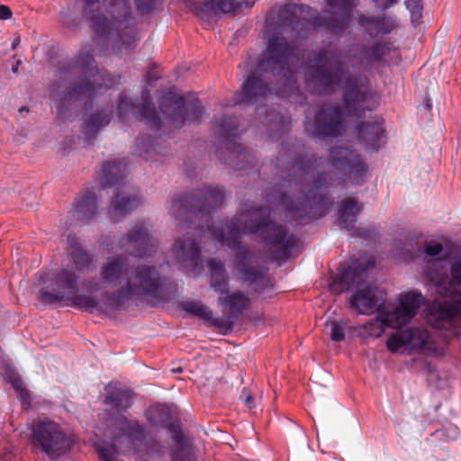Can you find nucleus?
Instances as JSON below:
<instances>
[{
  "label": "nucleus",
  "instance_id": "obj_1",
  "mask_svg": "<svg viewBox=\"0 0 461 461\" xmlns=\"http://www.w3.org/2000/svg\"><path fill=\"white\" fill-rule=\"evenodd\" d=\"M223 200L222 189L203 185L201 188L175 196L169 212L184 225L194 224L196 230L206 228L217 241L234 250V267L239 279L253 285L254 293L265 294L273 288L268 268L241 243L242 234H252L264 240L267 256L274 261L288 259L297 240L288 233L286 226L272 221L268 206L251 207L225 221L221 227L213 229L210 224V214L221 205Z\"/></svg>",
  "mask_w": 461,
  "mask_h": 461
},
{
  "label": "nucleus",
  "instance_id": "obj_2",
  "mask_svg": "<svg viewBox=\"0 0 461 461\" xmlns=\"http://www.w3.org/2000/svg\"><path fill=\"white\" fill-rule=\"evenodd\" d=\"M295 143H281L275 167L276 174L289 187L293 185L302 190L294 200L286 193H279L277 201L285 206L286 215L300 223L323 217L330 205L326 194L320 192L340 184L362 185L369 176L368 165L362 155L346 147L330 149L328 163L339 174H316L321 158L316 154L301 155Z\"/></svg>",
  "mask_w": 461,
  "mask_h": 461
},
{
  "label": "nucleus",
  "instance_id": "obj_3",
  "mask_svg": "<svg viewBox=\"0 0 461 461\" xmlns=\"http://www.w3.org/2000/svg\"><path fill=\"white\" fill-rule=\"evenodd\" d=\"M100 276L104 284L112 287L119 286L118 289L104 292L101 302L90 295L74 294L68 296L67 304L86 310L103 307L122 310L126 302L135 296H146L159 302L167 301L174 285L170 278L161 275L155 265L129 267L121 258H108L100 268Z\"/></svg>",
  "mask_w": 461,
  "mask_h": 461
},
{
  "label": "nucleus",
  "instance_id": "obj_4",
  "mask_svg": "<svg viewBox=\"0 0 461 461\" xmlns=\"http://www.w3.org/2000/svg\"><path fill=\"white\" fill-rule=\"evenodd\" d=\"M348 70L339 56L322 49L314 54L312 63L304 73L306 88L315 95H333L344 82L342 111L347 116L361 118L380 105L379 95L372 89L367 78L348 77Z\"/></svg>",
  "mask_w": 461,
  "mask_h": 461
},
{
  "label": "nucleus",
  "instance_id": "obj_5",
  "mask_svg": "<svg viewBox=\"0 0 461 461\" xmlns=\"http://www.w3.org/2000/svg\"><path fill=\"white\" fill-rule=\"evenodd\" d=\"M295 48L284 37L272 35L262 58L257 59L241 86V102L250 104L276 95L289 97L297 90Z\"/></svg>",
  "mask_w": 461,
  "mask_h": 461
},
{
  "label": "nucleus",
  "instance_id": "obj_6",
  "mask_svg": "<svg viewBox=\"0 0 461 461\" xmlns=\"http://www.w3.org/2000/svg\"><path fill=\"white\" fill-rule=\"evenodd\" d=\"M94 46L86 43L59 69V79L51 85L50 96L57 102L58 116L62 118L67 105L86 104L112 86L105 70L100 69L94 57Z\"/></svg>",
  "mask_w": 461,
  "mask_h": 461
},
{
  "label": "nucleus",
  "instance_id": "obj_7",
  "mask_svg": "<svg viewBox=\"0 0 461 461\" xmlns=\"http://www.w3.org/2000/svg\"><path fill=\"white\" fill-rule=\"evenodd\" d=\"M81 5V15L95 34L116 35L126 47L136 41V21L130 0H76Z\"/></svg>",
  "mask_w": 461,
  "mask_h": 461
},
{
  "label": "nucleus",
  "instance_id": "obj_8",
  "mask_svg": "<svg viewBox=\"0 0 461 461\" xmlns=\"http://www.w3.org/2000/svg\"><path fill=\"white\" fill-rule=\"evenodd\" d=\"M358 0H325V5L330 10H324L323 15H315L307 19L312 11L307 5L286 4L277 14L280 26H287L294 32H300L310 23L315 28H324L333 34L343 33L351 20L353 8Z\"/></svg>",
  "mask_w": 461,
  "mask_h": 461
},
{
  "label": "nucleus",
  "instance_id": "obj_9",
  "mask_svg": "<svg viewBox=\"0 0 461 461\" xmlns=\"http://www.w3.org/2000/svg\"><path fill=\"white\" fill-rule=\"evenodd\" d=\"M450 276L448 285L439 287V294L446 299L431 306L428 322L437 330H445L456 336L461 328V259L452 262Z\"/></svg>",
  "mask_w": 461,
  "mask_h": 461
},
{
  "label": "nucleus",
  "instance_id": "obj_10",
  "mask_svg": "<svg viewBox=\"0 0 461 461\" xmlns=\"http://www.w3.org/2000/svg\"><path fill=\"white\" fill-rule=\"evenodd\" d=\"M126 174L127 161L125 158L107 160L101 168L100 184L102 187L115 186L117 189L109 206V214L113 222L137 209L141 203L137 191L125 190L123 181Z\"/></svg>",
  "mask_w": 461,
  "mask_h": 461
},
{
  "label": "nucleus",
  "instance_id": "obj_11",
  "mask_svg": "<svg viewBox=\"0 0 461 461\" xmlns=\"http://www.w3.org/2000/svg\"><path fill=\"white\" fill-rule=\"evenodd\" d=\"M238 118L224 115L215 122L214 133L221 141L217 157L234 170H249L256 167L254 154L238 142Z\"/></svg>",
  "mask_w": 461,
  "mask_h": 461
},
{
  "label": "nucleus",
  "instance_id": "obj_12",
  "mask_svg": "<svg viewBox=\"0 0 461 461\" xmlns=\"http://www.w3.org/2000/svg\"><path fill=\"white\" fill-rule=\"evenodd\" d=\"M423 300L421 293L411 291L400 298L397 307L386 313H381V322L384 325L400 330L392 334L386 342L387 348L392 353H396L401 348L407 347L404 330L401 329L416 315Z\"/></svg>",
  "mask_w": 461,
  "mask_h": 461
},
{
  "label": "nucleus",
  "instance_id": "obj_13",
  "mask_svg": "<svg viewBox=\"0 0 461 461\" xmlns=\"http://www.w3.org/2000/svg\"><path fill=\"white\" fill-rule=\"evenodd\" d=\"M29 439L32 447L52 459L65 454L71 445L60 424L47 417L32 421Z\"/></svg>",
  "mask_w": 461,
  "mask_h": 461
},
{
  "label": "nucleus",
  "instance_id": "obj_14",
  "mask_svg": "<svg viewBox=\"0 0 461 461\" xmlns=\"http://www.w3.org/2000/svg\"><path fill=\"white\" fill-rule=\"evenodd\" d=\"M344 129V113L338 104L318 105L313 118H306L304 130L312 137L326 140L339 136Z\"/></svg>",
  "mask_w": 461,
  "mask_h": 461
},
{
  "label": "nucleus",
  "instance_id": "obj_15",
  "mask_svg": "<svg viewBox=\"0 0 461 461\" xmlns=\"http://www.w3.org/2000/svg\"><path fill=\"white\" fill-rule=\"evenodd\" d=\"M159 111L176 127H182L185 122H196L203 113V106L198 99L186 104L182 95L169 90L160 98Z\"/></svg>",
  "mask_w": 461,
  "mask_h": 461
},
{
  "label": "nucleus",
  "instance_id": "obj_16",
  "mask_svg": "<svg viewBox=\"0 0 461 461\" xmlns=\"http://www.w3.org/2000/svg\"><path fill=\"white\" fill-rule=\"evenodd\" d=\"M218 298V304L227 311L226 317H218L213 320V326L231 330L235 321L241 318L250 304V299L241 291H230Z\"/></svg>",
  "mask_w": 461,
  "mask_h": 461
},
{
  "label": "nucleus",
  "instance_id": "obj_17",
  "mask_svg": "<svg viewBox=\"0 0 461 461\" xmlns=\"http://www.w3.org/2000/svg\"><path fill=\"white\" fill-rule=\"evenodd\" d=\"M157 245L158 241L149 235L144 221L137 222L121 241V248L136 258L150 256Z\"/></svg>",
  "mask_w": 461,
  "mask_h": 461
},
{
  "label": "nucleus",
  "instance_id": "obj_18",
  "mask_svg": "<svg viewBox=\"0 0 461 461\" xmlns=\"http://www.w3.org/2000/svg\"><path fill=\"white\" fill-rule=\"evenodd\" d=\"M173 255L185 272L198 275L203 271L201 249L194 239L188 236L176 239L173 247Z\"/></svg>",
  "mask_w": 461,
  "mask_h": 461
},
{
  "label": "nucleus",
  "instance_id": "obj_19",
  "mask_svg": "<svg viewBox=\"0 0 461 461\" xmlns=\"http://www.w3.org/2000/svg\"><path fill=\"white\" fill-rule=\"evenodd\" d=\"M141 102L139 104L129 100L126 95L122 94L119 96L117 109L120 116H123L131 111L136 114L139 113L141 119L147 122L152 129H158L161 122L159 116L151 102L149 91L145 89L141 92Z\"/></svg>",
  "mask_w": 461,
  "mask_h": 461
},
{
  "label": "nucleus",
  "instance_id": "obj_20",
  "mask_svg": "<svg viewBox=\"0 0 461 461\" xmlns=\"http://www.w3.org/2000/svg\"><path fill=\"white\" fill-rule=\"evenodd\" d=\"M348 302L349 309L356 311L358 314L369 315L378 310L381 320V313H385L382 311V305L375 289L370 286L357 289L349 296Z\"/></svg>",
  "mask_w": 461,
  "mask_h": 461
},
{
  "label": "nucleus",
  "instance_id": "obj_21",
  "mask_svg": "<svg viewBox=\"0 0 461 461\" xmlns=\"http://www.w3.org/2000/svg\"><path fill=\"white\" fill-rule=\"evenodd\" d=\"M357 138L366 150L377 152L384 143L385 130L379 122H360L356 126Z\"/></svg>",
  "mask_w": 461,
  "mask_h": 461
},
{
  "label": "nucleus",
  "instance_id": "obj_22",
  "mask_svg": "<svg viewBox=\"0 0 461 461\" xmlns=\"http://www.w3.org/2000/svg\"><path fill=\"white\" fill-rule=\"evenodd\" d=\"M357 23L361 28L372 38L376 36L388 35L397 27V21L394 17L386 14L366 15L359 14Z\"/></svg>",
  "mask_w": 461,
  "mask_h": 461
},
{
  "label": "nucleus",
  "instance_id": "obj_23",
  "mask_svg": "<svg viewBox=\"0 0 461 461\" xmlns=\"http://www.w3.org/2000/svg\"><path fill=\"white\" fill-rule=\"evenodd\" d=\"M97 208V196L95 190L83 191L75 200L73 218L82 223L88 222L96 215Z\"/></svg>",
  "mask_w": 461,
  "mask_h": 461
},
{
  "label": "nucleus",
  "instance_id": "obj_24",
  "mask_svg": "<svg viewBox=\"0 0 461 461\" xmlns=\"http://www.w3.org/2000/svg\"><path fill=\"white\" fill-rule=\"evenodd\" d=\"M362 210L363 204L355 198L342 200L338 212V222L340 228L347 229L353 236L357 235V229L354 228L353 224L357 221Z\"/></svg>",
  "mask_w": 461,
  "mask_h": 461
},
{
  "label": "nucleus",
  "instance_id": "obj_25",
  "mask_svg": "<svg viewBox=\"0 0 461 461\" xmlns=\"http://www.w3.org/2000/svg\"><path fill=\"white\" fill-rule=\"evenodd\" d=\"M366 267L358 265L355 267H347L335 279L333 290L339 294L359 286L364 283V275Z\"/></svg>",
  "mask_w": 461,
  "mask_h": 461
},
{
  "label": "nucleus",
  "instance_id": "obj_26",
  "mask_svg": "<svg viewBox=\"0 0 461 461\" xmlns=\"http://www.w3.org/2000/svg\"><path fill=\"white\" fill-rule=\"evenodd\" d=\"M403 330L407 348L427 353L436 351V346L428 330L420 328H408Z\"/></svg>",
  "mask_w": 461,
  "mask_h": 461
},
{
  "label": "nucleus",
  "instance_id": "obj_27",
  "mask_svg": "<svg viewBox=\"0 0 461 461\" xmlns=\"http://www.w3.org/2000/svg\"><path fill=\"white\" fill-rule=\"evenodd\" d=\"M106 397L104 402L111 404L118 411H125L132 404V392L116 384H109L105 387Z\"/></svg>",
  "mask_w": 461,
  "mask_h": 461
},
{
  "label": "nucleus",
  "instance_id": "obj_28",
  "mask_svg": "<svg viewBox=\"0 0 461 461\" xmlns=\"http://www.w3.org/2000/svg\"><path fill=\"white\" fill-rule=\"evenodd\" d=\"M209 268L211 287L221 295L227 294L230 291V285L224 262L221 259H212L209 261Z\"/></svg>",
  "mask_w": 461,
  "mask_h": 461
},
{
  "label": "nucleus",
  "instance_id": "obj_29",
  "mask_svg": "<svg viewBox=\"0 0 461 461\" xmlns=\"http://www.w3.org/2000/svg\"><path fill=\"white\" fill-rule=\"evenodd\" d=\"M69 245V256L77 272L88 271L92 259L88 253L82 248L77 237L69 234L68 236Z\"/></svg>",
  "mask_w": 461,
  "mask_h": 461
},
{
  "label": "nucleus",
  "instance_id": "obj_30",
  "mask_svg": "<svg viewBox=\"0 0 461 461\" xmlns=\"http://www.w3.org/2000/svg\"><path fill=\"white\" fill-rule=\"evenodd\" d=\"M112 113V108H103L86 119L84 134L87 140L94 139L100 129L109 124Z\"/></svg>",
  "mask_w": 461,
  "mask_h": 461
},
{
  "label": "nucleus",
  "instance_id": "obj_31",
  "mask_svg": "<svg viewBox=\"0 0 461 461\" xmlns=\"http://www.w3.org/2000/svg\"><path fill=\"white\" fill-rule=\"evenodd\" d=\"M53 285L59 293H64L66 296H72L79 290L77 275L67 268H62L55 274Z\"/></svg>",
  "mask_w": 461,
  "mask_h": 461
},
{
  "label": "nucleus",
  "instance_id": "obj_32",
  "mask_svg": "<svg viewBox=\"0 0 461 461\" xmlns=\"http://www.w3.org/2000/svg\"><path fill=\"white\" fill-rule=\"evenodd\" d=\"M121 430L123 435L127 436V438L131 440L136 450L141 448L144 441L149 435L143 425L137 421H130L126 418H123Z\"/></svg>",
  "mask_w": 461,
  "mask_h": 461
},
{
  "label": "nucleus",
  "instance_id": "obj_33",
  "mask_svg": "<svg viewBox=\"0 0 461 461\" xmlns=\"http://www.w3.org/2000/svg\"><path fill=\"white\" fill-rule=\"evenodd\" d=\"M149 423L155 426H161L170 430H175L169 408L165 404L154 406L148 417Z\"/></svg>",
  "mask_w": 461,
  "mask_h": 461
},
{
  "label": "nucleus",
  "instance_id": "obj_34",
  "mask_svg": "<svg viewBox=\"0 0 461 461\" xmlns=\"http://www.w3.org/2000/svg\"><path fill=\"white\" fill-rule=\"evenodd\" d=\"M241 5L240 0H204L203 6L200 7V12L227 14L233 12L236 8L241 6Z\"/></svg>",
  "mask_w": 461,
  "mask_h": 461
},
{
  "label": "nucleus",
  "instance_id": "obj_35",
  "mask_svg": "<svg viewBox=\"0 0 461 461\" xmlns=\"http://www.w3.org/2000/svg\"><path fill=\"white\" fill-rule=\"evenodd\" d=\"M180 307L185 312L197 316L204 321H208L213 325L212 311L204 305L201 301L187 300L180 303Z\"/></svg>",
  "mask_w": 461,
  "mask_h": 461
},
{
  "label": "nucleus",
  "instance_id": "obj_36",
  "mask_svg": "<svg viewBox=\"0 0 461 461\" xmlns=\"http://www.w3.org/2000/svg\"><path fill=\"white\" fill-rule=\"evenodd\" d=\"M390 43L387 41H376L365 50V58L370 63H380L384 57L390 52Z\"/></svg>",
  "mask_w": 461,
  "mask_h": 461
},
{
  "label": "nucleus",
  "instance_id": "obj_37",
  "mask_svg": "<svg viewBox=\"0 0 461 461\" xmlns=\"http://www.w3.org/2000/svg\"><path fill=\"white\" fill-rule=\"evenodd\" d=\"M134 5L139 15H145L158 10L161 0H134Z\"/></svg>",
  "mask_w": 461,
  "mask_h": 461
},
{
  "label": "nucleus",
  "instance_id": "obj_38",
  "mask_svg": "<svg viewBox=\"0 0 461 461\" xmlns=\"http://www.w3.org/2000/svg\"><path fill=\"white\" fill-rule=\"evenodd\" d=\"M39 300L50 304L61 301H66L68 303V296H66L64 293H59V290H57L56 293H52L42 288L39 291Z\"/></svg>",
  "mask_w": 461,
  "mask_h": 461
},
{
  "label": "nucleus",
  "instance_id": "obj_39",
  "mask_svg": "<svg viewBox=\"0 0 461 461\" xmlns=\"http://www.w3.org/2000/svg\"><path fill=\"white\" fill-rule=\"evenodd\" d=\"M422 0H405L404 5L411 13V20L413 23H419L422 17Z\"/></svg>",
  "mask_w": 461,
  "mask_h": 461
},
{
  "label": "nucleus",
  "instance_id": "obj_40",
  "mask_svg": "<svg viewBox=\"0 0 461 461\" xmlns=\"http://www.w3.org/2000/svg\"><path fill=\"white\" fill-rule=\"evenodd\" d=\"M97 451L103 461H118V449L114 444L99 447Z\"/></svg>",
  "mask_w": 461,
  "mask_h": 461
},
{
  "label": "nucleus",
  "instance_id": "obj_41",
  "mask_svg": "<svg viewBox=\"0 0 461 461\" xmlns=\"http://www.w3.org/2000/svg\"><path fill=\"white\" fill-rule=\"evenodd\" d=\"M346 324L342 321H332L330 327V339L332 341L340 342L345 339Z\"/></svg>",
  "mask_w": 461,
  "mask_h": 461
},
{
  "label": "nucleus",
  "instance_id": "obj_42",
  "mask_svg": "<svg viewBox=\"0 0 461 461\" xmlns=\"http://www.w3.org/2000/svg\"><path fill=\"white\" fill-rule=\"evenodd\" d=\"M161 445L160 443L153 438L150 435L148 436L147 439L144 441L140 449L137 451L145 450L148 455H156L160 452Z\"/></svg>",
  "mask_w": 461,
  "mask_h": 461
},
{
  "label": "nucleus",
  "instance_id": "obj_43",
  "mask_svg": "<svg viewBox=\"0 0 461 461\" xmlns=\"http://www.w3.org/2000/svg\"><path fill=\"white\" fill-rule=\"evenodd\" d=\"M17 398L21 402V406L23 410H29L32 406V393L31 392L25 387L23 390L16 393Z\"/></svg>",
  "mask_w": 461,
  "mask_h": 461
},
{
  "label": "nucleus",
  "instance_id": "obj_44",
  "mask_svg": "<svg viewBox=\"0 0 461 461\" xmlns=\"http://www.w3.org/2000/svg\"><path fill=\"white\" fill-rule=\"evenodd\" d=\"M9 383L14 389L15 393L23 390L26 386L24 385L23 380L19 375H13L9 377Z\"/></svg>",
  "mask_w": 461,
  "mask_h": 461
},
{
  "label": "nucleus",
  "instance_id": "obj_45",
  "mask_svg": "<svg viewBox=\"0 0 461 461\" xmlns=\"http://www.w3.org/2000/svg\"><path fill=\"white\" fill-rule=\"evenodd\" d=\"M382 11H386L398 4L399 0H371Z\"/></svg>",
  "mask_w": 461,
  "mask_h": 461
},
{
  "label": "nucleus",
  "instance_id": "obj_46",
  "mask_svg": "<svg viewBox=\"0 0 461 461\" xmlns=\"http://www.w3.org/2000/svg\"><path fill=\"white\" fill-rule=\"evenodd\" d=\"M425 251L429 256H438L442 251V245L440 243L428 244Z\"/></svg>",
  "mask_w": 461,
  "mask_h": 461
},
{
  "label": "nucleus",
  "instance_id": "obj_47",
  "mask_svg": "<svg viewBox=\"0 0 461 461\" xmlns=\"http://www.w3.org/2000/svg\"><path fill=\"white\" fill-rule=\"evenodd\" d=\"M241 397H244V404L248 408H252L254 406V399L249 390L243 389Z\"/></svg>",
  "mask_w": 461,
  "mask_h": 461
},
{
  "label": "nucleus",
  "instance_id": "obj_48",
  "mask_svg": "<svg viewBox=\"0 0 461 461\" xmlns=\"http://www.w3.org/2000/svg\"><path fill=\"white\" fill-rule=\"evenodd\" d=\"M12 17V11L7 5H0V19L7 20Z\"/></svg>",
  "mask_w": 461,
  "mask_h": 461
},
{
  "label": "nucleus",
  "instance_id": "obj_49",
  "mask_svg": "<svg viewBox=\"0 0 461 461\" xmlns=\"http://www.w3.org/2000/svg\"><path fill=\"white\" fill-rule=\"evenodd\" d=\"M171 461H185V459L182 453L176 452L172 455Z\"/></svg>",
  "mask_w": 461,
  "mask_h": 461
},
{
  "label": "nucleus",
  "instance_id": "obj_50",
  "mask_svg": "<svg viewBox=\"0 0 461 461\" xmlns=\"http://www.w3.org/2000/svg\"><path fill=\"white\" fill-rule=\"evenodd\" d=\"M254 65V60L252 59V58H249L245 62H244V68L249 70L250 68H252Z\"/></svg>",
  "mask_w": 461,
  "mask_h": 461
},
{
  "label": "nucleus",
  "instance_id": "obj_51",
  "mask_svg": "<svg viewBox=\"0 0 461 461\" xmlns=\"http://www.w3.org/2000/svg\"><path fill=\"white\" fill-rule=\"evenodd\" d=\"M61 21L63 23L67 24L68 26H74V23H70L68 21V17L67 14H63L61 16Z\"/></svg>",
  "mask_w": 461,
  "mask_h": 461
},
{
  "label": "nucleus",
  "instance_id": "obj_52",
  "mask_svg": "<svg viewBox=\"0 0 461 461\" xmlns=\"http://www.w3.org/2000/svg\"><path fill=\"white\" fill-rule=\"evenodd\" d=\"M19 43H20V38H19V37H16V38L14 40L13 43H12L11 49H12V50H14V49L19 45Z\"/></svg>",
  "mask_w": 461,
  "mask_h": 461
},
{
  "label": "nucleus",
  "instance_id": "obj_53",
  "mask_svg": "<svg viewBox=\"0 0 461 461\" xmlns=\"http://www.w3.org/2000/svg\"><path fill=\"white\" fill-rule=\"evenodd\" d=\"M276 120L282 122V124L279 125V129H283L285 127L284 118L282 116H280L279 114H277V115H276Z\"/></svg>",
  "mask_w": 461,
  "mask_h": 461
},
{
  "label": "nucleus",
  "instance_id": "obj_54",
  "mask_svg": "<svg viewBox=\"0 0 461 461\" xmlns=\"http://www.w3.org/2000/svg\"><path fill=\"white\" fill-rule=\"evenodd\" d=\"M37 276H39L41 283L45 282V273L39 272L37 273Z\"/></svg>",
  "mask_w": 461,
  "mask_h": 461
},
{
  "label": "nucleus",
  "instance_id": "obj_55",
  "mask_svg": "<svg viewBox=\"0 0 461 461\" xmlns=\"http://www.w3.org/2000/svg\"><path fill=\"white\" fill-rule=\"evenodd\" d=\"M457 430H458V429L456 426L452 428V432H453L452 438H455L457 436Z\"/></svg>",
  "mask_w": 461,
  "mask_h": 461
},
{
  "label": "nucleus",
  "instance_id": "obj_56",
  "mask_svg": "<svg viewBox=\"0 0 461 461\" xmlns=\"http://www.w3.org/2000/svg\"><path fill=\"white\" fill-rule=\"evenodd\" d=\"M149 148H150V142L149 140L147 146L145 148H143V152L144 153L148 152Z\"/></svg>",
  "mask_w": 461,
  "mask_h": 461
},
{
  "label": "nucleus",
  "instance_id": "obj_57",
  "mask_svg": "<svg viewBox=\"0 0 461 461\" xmlns=\"http://www.w3.org/2000/svg\"><path fill=\"white\" fill-rule=\"evenodd\" d=\"M21 113L22 112H28V109L24 106L21 107L20 110H19Z\"/></svg>",
  "mask_w": 461,
  "mask_h": 461
},
{
  "label": "nucleus",
  "instance_id": "obj_58",
  "mask_svg": "<svg viewBox=\"0 0 461 461\" xmlns=\"http://www.w3.org/2000/svg\"><path fill=\"white\" fill-rule=\"evenodd\" d=\"M140 139H138V140H136V147H137V148H139V147H140Z\"/></svg>",
  "mask_w": 461,
  "mask_h": 461
},
{
  "label": "nucleus",
  "instance_id": "obj_59",
  "mask_svg": "<svg viewBox=\"0 0 461 461\" xmlns=\"http://www.w3.org/2000/svg\"><path fill=\"white\" fill-rule=\"evenodd\" d=\"M175 437H176V440H178V438H179V433H178V432H176V435H175Z\"/></svg>",
  "mask_w": 461,
  "mask_h": 461
},
{
  "label": "nucleus",
  "instance_id": "obj_60",
  "mask_svg": "<svg viewBox=\"0 0 461 461\" xmlns=\"http://www.w3.org/2000/svg\"><path fill=\"white\" fill-rule=\"evenodd\" d=\"M260 108H257V113H259Z\"/></svg>",
  "mask_w": 461,
  "mask_h": 461
}]
</instances>
